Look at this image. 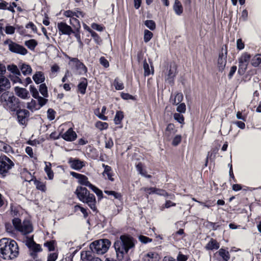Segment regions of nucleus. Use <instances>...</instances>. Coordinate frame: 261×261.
Here are the masks:
<instances>
[{
  "mask_svg": "<svg viewBox=\"0 0 261 261\" xmlns=\"http://www.w3.org/2000/svg\"><path fill=\"white\" fill-rule=\"evenodd\" d=\"M18 246L13 240L3 238L0 240V254L5 259L15 258L18 255Z\"/></svg>",
  "mask_w": 261,
  "mask_h": 261,
  "instance_id": "f257e3e1",
  "label": "nucleus"
},
{
  "mask_svg": "<svg viewBox=\"0 0 261 261\" xmlns=\"http://www.w3.org/2000/svg\"><path fill=\"white\" fill-rule=\"evenodd\" d=\"M19 100L9 92H4L0 96V101L3 106L11 111H15L19 107Z\"/></svg>",
  "mask_w": 261,
  "mask_h": 261,
  "instance_id": "f03ea898",
  "label": "nucleus"
},
{
  "mask_svg": "<svg viewBox=\"0 0 261 261\" xmlns=\"http://www.w3.org/2000/svg\"><path fill=\"white\" fill-rule=\"evenodd\" d=\"M111 242L108 239H100L95 241L90 245V249L93 253L103 254L109 249Z\"/></svg>",
  "mask_w": 261,
  "mask_h": 261,
  "instance_id": "7ed1b4c3",
  "label": "nucleus"
},
{
  "mask_svg": "<svg viewBox=\"0 0 261 261\" xmlns=\"http://www.w3.org/2000/svg\"><path fill=\"white\" fill-rule=\"evenodd\" d=\"M12 222L16 229L24 235L30 233L33 231L32 225L28 220H24L21 223L20 219L15 218L13 219Z\"/></svg>",
  "mask_w": 261,
  "mask_h": 261,
  "instance_id": "20e7f679",
  "label": "nucleus"
},
{
  "mask_svg": "<svg viewBox=\"0 0 261 261\" xmlns=\"http://www.w3.org/2000/svg\"><path fill=\"white\" fill-rule=\"evenodd\" d=\"M14 166V163L5 155L0 156V174L3 176Z\"/></svg>",
  "mask_w": 261,
  "mask_h": 261,
  "instance_id": "39448f33",
  "label": "nucleus"
},
{
  "mask_svg": "<svg viewBox=\"0 0 261 261\" xmlns=\"http://www.w3.org/2000/svg\"><path fill=\"white\" fill-rule=\"evenodd\" d=\"M251 55L248 53H243L238 59L239 62V69L238 73L240 74H243L246 69L249 61L251 60Z\"/></svg>",
  "mask_w": 261,
  "mask_h": 261,
  "instance_id": "423d86ee",
  "label": "nucleus"
},
{
  "mask_svg": "<svg viewBox=\"0 0 261 261\" xmlns=\"http://www.w3.org/2000/svg\"><path fill=\"white\" fill-rule=\"evenodd\" d=\"M124 243V240H122L120 237L115 242L114 244L117 258L119 260H121L124 254H127L128 252Z\"/></svg>",
  "mask_w": 261,
  "mask_h": 261,
  "instance_id": "0eeeda50",
  "label": "nucleus"
},
{
  "mask_svg": "<svg viewBox=\"0 0 261 261\" xmlns=\"http://www.w3.org/2000/svg\"><path fill=\"white\" fill-rule=\"evenodd\" d=\"M4 44L8 45L10 51L12 53L25 55L28 53V50L23 46H21L10 39L6 40Z\"/></svg>",
  "mask_w": 261,
  "mask_h": 261,
  "instance_id": "6e6552de",
  "label": "nucleus"
},
{
  "mask_svg": "<svg viewBox=\"0 0 261 261\" xmlns=\"http://www.w3.org/2000/svg\"><path fill=\"white\" fill-rule=\"evenodd\" d=\"M5 72V66L0 64V94L10 87L9 80L4 75Z\"/></svg>",
  "mask_w": 261,
  "mask_h": 261,
  "instance_id": "1a4fd4ad",
  "label": "nucleus"
},
{
  "mask_svg": "<svg viewBox=\"0 0 261 261\" xmlns=\"http://www.w3.org/2000/svg\"><path fill=\"white\" fill-rule=\"evenodd\" d=\"M227 55V48L226 45L222 47L221 52L219 55L217 61V66L220 71H222L226 64V58Z\"/></svg>",
  "mask_w": 261,
  "mask_h": 261,
  "instance_id": "9d476101",
  "label": "nucleus"
},
{
  "mask_svg": "<svg viewBox=\"0 0 261 261\" xmlns=\"http://www.w3.org/2000/svg\"><path fill=\"white\" fill-rule=\"evenodd\" d=\"M26 245L32 251L30 253V254L34 258L36 256V253L42 251L41 246L39 244H36L32 238H27L26 240Z\"/></svg>",
  "mask_w": 261,
  "mask_h": 261,
  "instance_id": "9b49d317",
  "label": "nucleus"
},
{
  "mask_svg": "<svg viewBox=\"0 0 261 261\" xmlns=\"http://www.w3.org/2000/svg\"><path fill=\"white\" fill-rule=\"evenodd\" d=\"M70 62H72L80 74H85L87 71V67L77 58L68 57Z\"/></svg>",
  "mask_w": 261,
  "mask_h": 261,
  "instance_id": "f8f14e48",
  "label": "nucleus"
},
{
  "mask_svg": "<svg viewBox=\"0 0 261 261\" xmlns=\"http://www.w3.org/2000/svg\"><path fill=\"white\" fill-rule=\"evenodd\" d=\"M75 194L76 195L79 199L83 202L84 199L90 193L89 191L85 187L78 186L75 191Z\"/></svg>",
  "mask_w": 261,
  "mask_h": 261,
  "instance_id": "ddd939ff",
  "label": "nucleus"
},
{
  "mask_svg": "<svg viewBox=\"0 0 261 261\" xmlns=\"http://www.w3.org/2000/svg\"><path fill=\"white\" fill-rule=\"evenodd\" d=\"M122 240H124V244L128 251L133 249L135 246V240L128 235H122L120 236Z\"/></svg>",
  "mask_w": 261,
  "mask_h": 261,
  "instance_id": "4468645a",
  "label": "nucleus"
},
{
  "mask_svg": "<svg viewBox=\"0 0 261 261\" xmlns=\"http://www.w3.org/2000/svg\"><path fill=\"white\" fill-rule=\"evenodd\" d=\"M17 115L19 123L23 125L26 122L27 118L29 116V112L25 109L19 110L17 112Z\"/></svg>",
  "mask_w": 261,
  "mask_h": 261,
  "instance_id": "2eb2a0df",
  "label": "nucleus"
},
{
  "mask_svg": "<svg viewBox=\"0 0 261 261\" xmlns=\"http://www.w3.org/2000/svg\"><path fill=\"white\" fill-rule=\"evenodd\" d=\"M83 202L87 203L94 212L96 211V199L93 194L90 193L89 195H88V196L86 197Z\"/></svg>",
  "mask_w": 261,
  "mask_h": 261,
  "instance_id": "dca6fc26",
  "label": "nucleus"
},
{
  "mask_svg": "<svg viewBox=\"0 0 261 261\" xmlns=\"http://www.w3.org/2000/svg\"><path fill=\"white\" fill-rule=\"evenodd\" d=\"M69 163L72 169L76 170L81 169L85 165L84 162L78 159L71 158L69 160Z\"/></svg>",
  "mask_w": 261,
  "mask_h": 261,
  "instance_id": "f3484780",
  "label": "nucleus"
},
{
  "mask_svg": "<svg viewBox=\"0 0 261 261\" xmlns=\"http://www.w3.org/2000/svg\"><path fill=\"white\" fill-rule=\"evenodd\" d=\"M58 28L59 31L62 33V34L70 35L71 33H73V30L70 26L67 25L65 22H60L58 23Z\"/></svg>",
  "mask_w": 261,
  "mask_h": 261,
  "instance_id": "a211bd4d",
  "label": "nucleus"
},
{
  "mask_svg": "<svg viewBox=\"0 0 261 261\" xmlns=\"http://www.w3.org/2000/svg\"><path fill=\"white\" fill-rule=\"evenodd\" d=\"M176 132L177 130L175 129L174 125L172 123H169L167 126L164 132V136L167 139L170 140Z\"/></svg>",
  "mask_w": 261,
  "mask_h": 261,
  "instance_id": "6ab92c4d",
  "label": "nucleus"
},
{
  "mask_svg": "<svg viewBox=\"0 0 261 261\" xmlns=\"http://www.w3.org/2000/svg\"><path fill=\"white\" fill-rule=\"evenodd\" d=\"M62 137L66 141H73L76 139L77 135L72 128H70L62 135Z\"/></svg>",
  "mask_w": 261,
  "mask_h": 261,
  "instance_id": "aec40b11",
  "label": "nucleus"
},
{
  "mask_svg": "<svg viewBox=\"0 0 261 261\" xmlns=\"http://www.w3.org/2000/svg\"><path fill=\"white\" fill-rule=\"evenodd\" d=\"M81 258L84 261H101L99 258L93 257L90 251H82Z\"/></svg>",
  "mask_w": 261,
  "mask_h": 261,
  "instance_id": "412c9836",
  "label": "nucleus"
},
{
  "mask_svg": "<svg viewBox=\"0 0 261 261\" xmlns=\"http://www.w3.org/2000/svg\"><path fill=\"white\" fill-rule=\"evenodd\" d=\"M15 92L18 97L22 99H28L29 97V93L25 88L16 87L15 88Z\"/></svg>",
  "mask_w": 261,
  "mask_h": 261,
  "instance_id": "4be33fe9",
  "label": "nucleus"
},
{
  "mask_svg": "<svg viewBox=\"0 0 261 261\" xmlns=\"http://www.w3.org/2000/svg\"><path fill=\"white\" fill-rule=\"evenodd\" d=\"M102 166L104 168V171L102 173V175L103 176H107V178L111 180V181H113L114 179L113 178V172L112 171V168L110 166L108 165H106L104 164H102Z\"/></svg>",
  "mask_w": 261,
  "mask_h": 261,
  "instance_id": "5701e85b",
  "label": "nucleus"
},
{
  "mask_svg": "<svg viewBox=\"0 0 261 261\" xmlns=\"http://www.w3.org/2000/svg\"><path fill=\"white\" fill-rule=\"evenodd\" d=\"M220 247L219 243L215 239L211 238L206 245L205 248L207 250H217Z\"/></svg>",
  "mask_w": 261,
  "mask_h": 261,
  "instance_id": "b1692460",
  "label": "nucleus"
},
{
  "mask_svg": "<svg viewBox=\"0 0 261 261\" xmlns=\"http://www.w3.org/2000/svg\"><path fill=\"white\" fill-rule=\"evenodd\" d=\"M160 257L158 253L155 252H150L144 255L143 260V261H159Z\"/></svg>",
  "mask_w": 261,
  "mask_h": 261,
  "instance_id": "393cba45",
  "label": "nucleus"
},
{
  "mask_svg": "<svg viewBox=\"0 0 261 261\" xmlns=\"http://www.w3.org/2000/svg\"><path fill=\"white\" fill-rule=\"evenodd\" d=\"M183 99V95L181 93H177L175 95H171V102L174 105H178Z\"/></svg>",
  "mask_w": 261,
  "mask_h": 261,
  "instance_id": "a878e982",
  "label": "nucleus"
},
{
  "mask_svg": "<svg viewBox=\"0 0 261 261\" xmlns=\"http://www.w3.org/2000/svg\"><path fill=\"white\" fill-rule=\"evenodd\" d=\"M33 79L36 84H39L45 81V76L42 72L37 71L33 76Z\"/></svg>",
  "mask_w": 261,
  "mask_h": 261,
  "instance_id": "bb28decb",
  "label": "nucleus"
},
{
  "mask_svg": "<svg viewBox=\"0 0 261 261\" xmlns=\"http://www.w3.org/2000/svg\"><path fill=\"white\" fill-rule=\"evenodd\" d=\"M87 84V80L86 79H81V81L78 85V89L81 94H84L85 93Z\"/></svg>",
  "mask_w": 261,
  "mask_h": 261,
  "instance_id": "cd10ccee",
  "label": "nucleus"
},
{
  "mask_svg": "<svg viewBox=\"0 0 261 261\" xmlns=\"http://www.w3.org/2000/svg\"><path fill=\"white\" fill-rule=\"evenodd\" d=\"M173 10L175 13L178 15H180L182 14L183 8L181 3L178 0H175L173 5Z\"/></svg>",
  "mask_w": 261,
  "mask_h": 261,
  "instance_id": "c85d7f7f",
  "label": "nucleus"
},
{
  "mask_svg": "<svg viewBox=\"0 0 261 261\" xmlns=\"http://www.w3.org/2000/svg\"><path fill=\"white\" fill-rule=\"evenodd\" d=\"M216 254L221 256L224 261H228L230 258L229 252L223 248H221Z\"/></svg>",
  "mask_w": 261,
  "mask_h": 261,
  "instance_id": "c756f323",
  "label": "nucleus"
},
{
  "mask_svg": "<svg viewBox=\"0 0 261 261\" xmlns=\"http://www.w3.org/2000/svg\"><path fill=\"white\" fill-rule=\"evenodd\" d=\"M260 63L261 54H256L251 59V64L254 67H258Z\"/></svg>",
  "mask_w": 261,
  "mask_h": 261,
  "instance_id": "7c9ffc66",
  "label": "nucleus"
},
{
  "mask_svg": "<svg viewBox=\"0 0 261 261\" xmlns=\"http://www.w3.org/2000/svg\"><path fill=\"white\" fill-rule=\"evenodd\" d=\"M45 167L44 170L47 175L49 179H53L54 178V173L51 169V164L49 162H45Z\"/></svg>",
  "mask_w": 261,
  "mask_h": 261,
  "instance_id": "2f4dec72",
  "label": "nucleus"
},
{
  "mask_svg": "<svg viewBox=\"0 0 261 261\" xmlns=\"http://www.w3.org/2000/svg\"><path fill=\"white\" fill-rule=\"evenodd\" d=\"M143 69L144 71V75L145 76H149L150 74L153 73V67L151 66V69H150L149 66L146 60L143 62Z\"/></svg>",
  "mask_w": 261,
  "mask_h": 261,
  "instance_id": "473e14b6",
  "label": "nucleus"
},
{
  "mask_svg": "<svg viewBox=\"0 0 261 261\" xmlns=\"http://www.w3.org/2000/svg\"><path fill=\"white\" fill-rule=\"evenodd\" d=\"M175 75V70L174 68H172L171 67L169 69L168 71V75L166 77V80L169 83H173V77Z\"/></svg>",
  "mask_w": 261,
  "mask_h": 261,
  "instance_id": "72a5a7b5",
  "label": "nucleus"
},
{
  "mask_svg": "<svg viewBox=\"0 0 261 261\" xmlns=\"http://www.w3.org/2000/svg\"><path fill=\"white\" fill-rule=\"evenodd\" d=\"M24 44L29 49L33 50L37 45L38 43L35 39H31L28 41H25Z\"/></svg>",
  "mask_w": 261,
  "mask_h": 261,
  "instance_id": "f704fd0d",
  "label": "nucleus"
},
{
  "mask_svg": "<svg viewBox=\"0 0 261 261\" xmlns=\"http://www.w3.org/2000/svg\"><path fill=\"white\" fill-rule=\"evenodd\" d=\"M79 182L83 185L88 187L89 188L93 185L89 181L88 178L84 175H82L79 179Z\"/></svg>",
  "mask_w": 261,
  "mask_h": 261,
  "instance_id": "c9c22d12",
  "label": "nucleus"
},
{
  "mask_svg": "<svg viewBox=\"0 0 261 261\" xmlns=\"http://www.w3.org/2000/svg\"><path fill=\"white\" fill-rule=\"evenodd\" d=\"M20 70L22 74L24 75L30 74L32 72L31 67L27 64H23L20 67Z\"/></svg>",
  "mask_w": 261,
  "mask_h": 261,
  "instance_id": "e433bc0d",
  "label": "nucleus"
},
{
  "mask_svg": "<svg viewBox=\"0 0 261 261\" xmlns=\"http://www.w3.org/2000/svg\"><path fill=\"white\" fill-rule=\"evenodd\" d=\"M123 117V113L122 111H117L114 119L115 123L116 124H120Z\"/></svg>",
  "mask_w": 261,
  "mask_h": 261,
  "instance_id": "4c0bfd02",
  "label": "nucleus"
},
{
  "mask_svg": "<svg viewBox=\"0 0 261 261\" xmlns=\"http://www.w3.org/2000/svg\"><path fill=\"white\" fill-rule=\"evenodd\" d=\"M7 69L15 75H20V72L17 66L15 65L12 64L7 66Z\"/></svg>",
  "mask_w": 261,
  "mask_h": 261,
  "instance_id": "58836bf2",
  "label": "nucleus"
},
{
  "mask_svg": "<svg viewBox=\"0 0 261 261\" xmlns=\"http://www.w3.org/2000/svg\"><path fill=\"white\" fill-rule=\"evenodd\" d=\"M27 107L32 111L39 109V107H37L36 101L33 99L30 102H28Z\"/></svg>",
  "mask_w": 261,
  "mask_h": 261,
  "instance_id": "ea45409f",
  "label": "nucleus"
},
{
  "mask_svg": "<svg viewBox=\"0 0 261 261\" xmlns=\"http://www.w3.org/2000/svg\"><path fill=\"white\" fill-rule=\"evenodd\" d=\"M39 92L44 97L48 96L47 87L45 84H41L39 86Z\"/></svg>",
  "mask_w": 261,
  "mask_h": 261,
  "instance_id": "a19ab883",
  "label": "nucleus"
},
{
  "mask_svg": "<svg viewBox=\"0 0 261 261\" xmlns=\"http://www.w3.org/2000/svg\"><path fill=\"white\" fill-rule=\"evenodd\" d=\"M34 184L38 190L45 192L46 191V186L44 183L40 181L35 180Z\"/></svg>",
  "mask_w": 261,
  "mask_h": 261,
  "instance_id": "79ce46f5",
  "label": "nucleus"
},
{
  "mask_svg": "<svg viewBox=\"0 0 261 261\" xmlns=\"http://www.w3.org/2000/svg\"><path fill=\"white\" fill-rule=\"evenodd\" d=\"M88 30L91 34V35L94 39L95 42L97 44H100L101 42V40L100 38L99 37V36L98 35V34L96 33H95V32H94L93 31H92V30H91L90 28H88Z\"/></svg>",
  "mask_w": 261,
  "mask_h": 261,
  "instance_id": "37998d69",
  "label": "nucleus"
},
{
  "mask_svg": "<svg viewBox=\"0 0 261 261\" xmlns=\"http://www.w3.org/2000/svg\"><path fill=\"white\" fill-rule=\"evenodd\" d=\"M2 151L5 152L6 153L11 155V154H14L15 151L13 148L9 144L6 143L4 148L3 149Z\"/></svg>",
  "mask_w": 261,
  "mask_h": 261,
  "instance_id": "c03bdc74",
  "label": "nucleus"
},
{
  "mask_svg": "<svg viewBox=\"0 0 261 261\" xmlns=\"http://www.w3.org/2000/svg\"><path fill=\"white\" fill-rule=\"evenodd\" d=\"M114 86L117 90H122L124 86L122 82L118 79H116L114 82Z\"/></svg>",
  "mask_w": 261,
  "mask_h": 261,
  "instance_id": "a18cd8bd",
  "label": "nucleus"
},
{
  "mask_svg": "<svg viewBox=\"0 0 261 261\" xmlns=\"http://www.w3.org/2000/svg\"><path fill=\"white\" fill-rule=\"evenodd\" d=\"M144 24L150 30H154L155 29V23L153 20H147L144 22Z\"/></svg>",
  "mask_w": 261,
  "mask_h": 261,
  "instance_id": "49530a36",
  "label": "nucleus"
},
{
  "mask_svg": "<svg viewBox=\"0 0 261 261\" xmlns=\"http://www.w3.org/2000/svg\"><path fill=\"white\" fill-rule=\"evenodd\" d=\"M153 36V34L150 31L145 30L144 31V41L145 42H149Z\"/></svg>",
  "mask_w": 261,
  "mask_h": 261,
  "instance_id": "de8ad7c7",
  "label": "nucleus"
},
{
  "mask_svg": "<svg viewBox=\"0 0 261 261\" xmlns=\"http://www.w3.org/2000/svg\"><path fill=\"white\" fill-rule=\"evenodd\" d=\"M90 189L97 195L99 199H101L103 197V194L101 190L96 187L94 185H92Z\"/></svg>",
  "mask_w": 261,
  "mask_h": 261,
  "instance_id": "09e8293b",
  "label": "nucleus"
},
{
  "mask_svg": "<svg viewBox=\"0 0 261 261\" xmlns=\"http://www.w3.org/2000/svg\"><path fill=\"white\" fill-rule=\"evenodd\" d=\"M174 119L181 124L184 123V117L181 113H175L173 115Z\"/></svg>",
  "mask_w": 261,
  "mask_h": 261,
  "instance_id": "8fccbe9b",
  "label": "nucleus"
},
{
  "mask_svg": "<svg viewBox=\"0 0 261 261\" xmlns=\"http://www.w3.org/2000/svg\"><path fill=\"white\" fill-rule=\"evenodd\" d=\"M95 126L100 130L106 129L108 127V124L106 122L98 121L96 123Z\"/></svg>",
  "mask_w": 261,
  "mask_h": 261,
  "instance_id": "3c124183",
  "label": "nucleus"
},
{
  "mask_svg": "<svg viewBox=\"0 0 261 261\" xmlns=\"http://www.w3.org/2000/svg\"><path fill=\"white\" fill-rule=\"evenodd\" d=\"M70 23L75 28H80L81 27L79 20L74 17H72L70 19Z\"/></svg>",
  "mask_w": 261,
  "mask_h": 261,
  "instance_id": "603ef678",
  "label": "nucleus"
},
{
  "mask_svg": "<svg viewBox=\"0 0 261 261\" xmlns=\"http://www.w3.org/2000/svg\"><path fill=\"white\" fill-rule=\"evenodd\" d=\"M30 90L32 96L34 98L37 99L40 96L37 89L34 86H31Z\"/></svg>",
  "mask_w": 261,
  "mask_h": 261,
  "instance_id": "864d4df0",
  "label": "nucleus"
},
{
  "mask_svg": "<svg viewBox=\"0 0 261 261\" xmlns=\"http://www.w3.org/2000/svg\"><path fill=\"white\" fill-rule=\"evenodd\" d=\"M74 210H75V211H77L78 210H80L81 211V212L83 213L84 217L85 218H86L88 215V213L87 212V210L86 208L81 206L79 205H76L74 206Z\"/></svg>",
  "mask_w": 261,
  "mask_h": 261,
  "instance_id": "5fc2aeb1",
  "label": "nucleus"
},
{
  "mask_svg": "<svg viewBox=\"0 0 261 261\" xmlns=\"http://www.w3.org/2000/svg\"><path fill=\"white\" fill-rule=\"evenodd\" d=\"M176 111L178 113H185L186 111V106L185 103H181L177 106Z\"/></svg>",
  "mask_w": 261,
  "mask_h": 261,
  "instance_id": "6e6d98bb",
  "label": "nucleus"
},
{
  "mask_svg": "<svg viewBox=\"0 0 261 261\" xmlns=\"http://www.w3.org/2000/svg\"><path fill=\"white\" fill-rule=\"evenodd\" d=\"M141 191H143L146 192L147 194H155V188L151 187V188H142L141 189Z\"/></svg>",
  "mask_w": 261,
  "mask_h": 261,
  "instance_id": "4d7b16f0",
  "label": "nucleus"
},
{
  "mask_svg": "<svg viewBox=\"0 0 261 261\" xmlns=\"http://www.w3.org/2000/svg\"><path fill=\"white\" fill-rule=\"evenodd\" d=\"M37 99L38 100V105L39 106V108L40 107H42L43 106H44L48 101V100L47 99H46L44 97H41V96H39Z\"/></svg>",
  "mask_w": 261,
  "mask_h": 261,
  "instance_id": "13d9d810",
  "label": "nucleus"
},
{
  "mask_svg": "<svg viewBox=\"0 0 261 261\" xmlns=\"http://www.w3.org/2000/svg\"><path fill=\"white\" fill-rule=\"evenodd\" d=\"M113 141L111 138H109L105 141V147L106 148L110 149L113 146Z\"/></svg>",
  "mask_w": 261,
  "mask_h": 261,
  "instance_id": "bf43d9fd",
  "label": "nucleus"
},
{
  "mask_svg": "<svg viewBox=\"0 0 261 261\" xmlns=\"http://www.w3.org/2000/svg\"><path fill=\"white\" fill-rule=\"evenodd\" d=\"M139 239L140 242L144 244L147 243L148 242H151L152 241L151 239H150L148 237L142 235L139 236Z\"/></svg>",
  "mask_w": 261,
  "mask_h": 261,
  "instance_id": "052dcab7",
  "label": "nucleus"
},
{
  "mask_svg": "<svg viewBox=\"0 0 261 261\" xmlns=\"http://www.w3.org/2000/svg\"><path fill=\"white\" fill-rule=\"evenodd\" d=\"M248 13L246 9H244L243 10L241 13V16L240 18V19L244 21H246L248 19Z\"/></svg>",
  "mask_w": 261,
  "mask_h": 261,
  "instance_id": "680f3d73",
  "label": "nucleus"
},
{
  "mask_svg": "<svg viewBox=\"0 0 261 261\" xmlns=\"http://www.w3.org/2000/svg\"><path fill=\"white\" fill-rule=\"evenodd\" d=\"M181 137L180 135H176L173 138L172 141V145L174 146H177L181 142Z\"/></svg>",
  "mask_w": 261,
  "mask_h": 261,
  "instance_id": "e2e57ef3",
  "label": "nucleus"
},
{
  "mask_svg": "<svg viewBox=\"0 0 261 261\" xmlns=\"http://www.w3.org/2000/svg\"><path fill=\"white\" fill-rule=\"evenodd\" d=\"M55 112L51 109H49L47 110V117L50 120H53L55 119Z\"/></svg>",
  "mask_w": 261,
  "mask_h": 261,
  "instance_id": "0e129e2a",
  "label": "nucleus"
},
{
  "mask_svg": "<svg viewBox=\"0 0 261 261\" xmlns=\"http://www.w3.org/2000/svg\"><path fill=\"white\" fill-rule=\"evenodd\" d=\"M25 28L27 29H31L34 33H37V29L36 27L32 22H30L27 24H26Z\"/></svg>",
  "mask_w": 261,
  "mask_h": 261,
  "instance_id": "69168bd1",
  "label": "nucleus"
},
{
  "mask_svg": "<svg viewBox=\"0 0 261 261\" xmlns=\"http://www.w3.org/2000/svg\"><path fill=\"white\" fill-rule=\"evenodd\" d=\"M155 194L163 196H168L167 193L164 190L157 188H155Z\"/></svg>",
  "mask_w": 261,
  "mask_h": 261,
  "instance_id": "338daca9",
  "label": "nucleus"
},
{
  "mask_svg": "<svg viewBox=\"0 0 261 261\" xmlns=\"http://www.w3.org/2000/svg\"><path fill=\"white\" fill-rule=\"evenodd\" d=\"M58 257V254L56 253H50L47 257V261H56Z\"/></svg>",
  "mask_w": 261,
  "mask_h": 261,
  "instance_id": "774afa93",
  "label": "nucleus"
}]
</instances>
